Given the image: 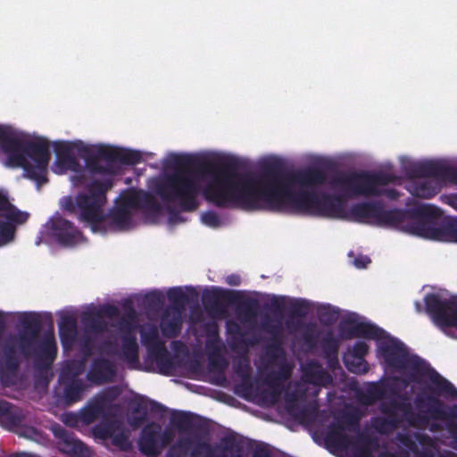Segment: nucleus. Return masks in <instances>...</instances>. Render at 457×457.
I'll use <instances>...</instances> for the list:
<instances>
[{
	"label": "nucleus",
	"mask_w": 457,
	"mask_h": 457,
	"mask_svg": "<svg viewBox=\"0 0 457 457\" xmlns=\"http://www.w3.org/2000/svg\"><path fill=\"white\" fill-rule=\"evenodd\" d=\"M169 167L174 171L168 174L157 186L156 193L164 202L178 203L183 212H194L198 206L201 192L198 170L209 174L210 181L203 190L206 201L219 208L234 204L246 210H270L315 213L318 195L312 191L293 192V185L262 179V175L239 174L237 162L228 160L220 164L208 162L186 154H171Z\"/></svg>",
	"instance_id": "nucleus-1"
},
{
	"label": "nucleus",
	"mask_w": 457,
	"mask_h": 457,
	"mask_svg": "<svg viewBox=\"0 0 457 457\" xmlns=\"http://www.w3.org/2000/svg\"><path fill=\"white\" fill-rule=\"evenodd\" d=\"M440 216V209L425 204L408 210H385L379 202H363L352 205L348 212V217L353 221L402 228L423 237H430L437 232L434 226Z\"/></svg>",
	"instance_id": "nucleus-2"
},
{
	"label": "nucleus",
	"mask_w": 457,
	"mask_h": 457,
	"mask_svg": "<svg viewBox=\"0 0 457 457\" xmlns=\"http://www.w3.org/2000/svg\"><path fill=\"white\" fill-rule=\"evenodd\" d=\"M0 147L7 154L6 164L22 168L25 177L35 181L37 187L48 181L51 154L46 140H31L13 127L0 124Z\"/></svg>",
	"instance_id": "nucleus-3"
},
{
	"label": "nucleus",
	"mask_w": 457,
	"mask_h": 457,
	"mask_svg": "<svg viewBox=\"0 0 457 457\" xmlns=\"http://www.w3.org/2000/svg\"><path fill=\"white\" fill-rule=\"evenodd\" d=\"M378 353L389 368L398 371H409L405 378L409 383H419L428 376L430 381L428 386L429 393L445 398H457V388L424 360L418 355L410 354L408 348L400 340L390 338L381 343Z\"/></svg>",
	"instance_id": "nucleus-4"
},
{
	"label": "nucleus",
	"mask_w": 457,
	"mask_h": 457,
	"mask_svg": "<svg viewBox=\"0 0 457 457\" xmlns=\"http://www.w3.org/2000/svg\"><path fill=\"white\" fill-rule=\"evenodd\" d=\"M438 397L432 393L418 395L414 399L418 413L413 411L412 405L405 395H397V399H393L388 403H382L379 410L388 418H400L396 411H401L403 420L413 428L426 427L431 420L457 418V405L449 407Z\"/></svg>",
	"instance_id": "nucleus-5"
},
{
	"label": "nucleus",
	"mask_w": 457,
	"mask_h": 457,
	"mask_svg": "<svg viewBox=\"0 0 457 457\" xmlns=\"http://www.w3.org/2000/svg\"><path fill=\"white\" fill-rule=\"evenodd\" d=\"M399 177L385 171H336L329 180V185L338 188L346 196H386L389 200H396L400 193L395 188H381L383 186L395 183Z\"/></svg>",
	"instance_id": "nucleus-6"
},
{
	"label": "nucleus",
	"mask_w": 457,
	"mask_h": 457,
	"mask_svg": "<svg viewBox=\"0 0 457 457\" xmlns=\"http://www.w3.org/2000/svg\"><path fill=\"white\" fill-rule=\"evenodd\" d=\"M22 333L19 338V349L25 357L33 356L35 365L41 370L49 369L57 356V345L53 333L44 336L36 347L37 341L43 328L41 316L37 312H23L19 318Z\"/></svg>",
	"instance_id": "nucleus-7"
},
{
	"label": "nucleus",
	"mask_w": 457,
	"mask_h": 457,
	"mask_svg": "<svg viewBox=\"0 0 457 457\" xmlns=\"http://www.w3.org/2000/svg\"><path fill=\"white\" fill-rule=\"evenodd\" d=\"M112 187V180L95 179L88 184L87 192L79 193L75 200L69 198L65 210L78 216L79 221L89 224L93 231L104 220V207L106 204V193Z\"/></svg>",
	"instance_id": "nucleus-8"
},
{
	"label": "nucleus",
	"mask_w": 457,
	"mask_h": 457,
	"mask_svg": "<svg viewBox=\"0 0 457 457\" xmlns=\"http://www.w3.org/2000/svg\"><path fill=\"white\" fill-rule=\"evenodd\" d=\"M202 302L206 312L214 317L224 316L227 305H235L237 316L243 317L245 320L255 317L260 309L257 299L245 297L241 291L221 287L204 290Z\"/></svg>",
	"instance_id": "nucleus-9"
},
{
	"label": "nucleus",
	"mask_w": 457,
	"mask_h": 457,
	"mask_svg": "<svg viewBox=\"0 0 457 457\" xmlns=\"http://www.w3.org/2000/svg\"><path fill=\"white\" fill-rule=\"evenodd\" d=\"M84 153L86 168L92 174L115 175L118 164L135 165L142 161L139 151L110 145H99L95 150L87 147Z\"/></svg>",
	"instance_id": "nucleus-10"
},
{
	"label": "nucleus",
	"mask_w": 457,
	"mask_h": 457,
	"mask_svg": "<svg viewBox=\"0 0 457 457\" xmlns=\"http://www.w3.org/2000/svg\"><path fill=\"white\" fill-rule=\"evenodd\" d=\"M260 174L262 175V179H271L274 182H285L302 187L321 186L327 181L329 184L330 180H328L326 171L319 168L308 167L296 171H287L279 161L263 163Z\"/></svg>",
	"instance_id": "nucleus-11"
},
{
	"label": "nucleus",
	"mask_w": 457,
	"mask_h": 457,
	"mask_svg": "<svg viewBox=\"0 0 457 457\" xmlns=\"http://www.w3.org/2000/svg\"><path fill=\"white\" fill-rule=\"evenodd\" d=\"M131 209L158 212L160 204L151 194L145 191L132 190L124 194L120 204L109 214L112 225L116 229L130 228L132 225Z\"/></svg>",
	"instance_id": "nucleus-12"
},
{
	"label": "nucleus",
	"mask_w": 457,
	"mask_h": 457,
	"mask_svg": "<svg viewBox=\"0 0 457 457\" xmlns=\"http://www.w3.org/2000/svg\"><path fill=\"white\" fill-rule=\"evenodd\" d=\"M427 313L434 324L443 332L457 328V295L444 298L434 293L426 295L424 298Z\"/></svg>",
	"instance_id": "nucleus-13"
},
{
	"label": "nucleus",
	"mask_w": 457,
	"mask_h": 457,
	"mask_svg": "<svg viewBox=\"0 0 457 457\" xmlns=\"http://www.w3.org/2000/svg\"><path fill=\"white\" fill-rule=\"evenodd\" d=\"M141 341L148 357L156 363L159 373L164 376L171 375L175 369L174 359L165 343L161 340L157 328L152 327L145 331H141Z\"/></svg>",
	"instance_id": "nucleus-14"
},
{
	"label": "nucleus",
	"mask_w": 457,
	"mask_h": 457,
	"mask_svg": "<svg viewBox=\"0 0 457 457\" xmlns=\"http://www.w3.org/2000/svg\"><path fill=\"white\" fill-rule=\"evenodd\" d=\"M41 233L64 247L75 246L85 240L82 232L71 221L59 214L48 220Z\"/></svg>",
	"instance_id": "nucleus-15"
},
{
	"label": "nucleus",
	"mask_w": 457,
	"mask_h": 457,
	"mask_svg": "<svg viewBox=\"0 0 457 457\" xmlns=\"http://www.w3.org/2000/svg\"><path fill=\"white\" fill-rule=\"evenodd\" d=\"M120 350L117 343L112 340L104 341L101 349L109 355L122 359L130 369H137L139 365V346L136 336L129 331L126 332L120 337Z\"/></svg>",
	"instance_id": "nucleus-16"
},
{
	"label": "nucleus",
	"mask_w": 457,
	"mask_h": 457,
	"mask_svg": "<svg viewBox=\"0 0 457 457\" xmlns=\"http://www.w3.org/2000/svg\"><path fill=\"white\" fill-rule=\"evenodd\" d=\"M93 432L96 437L103 440L112 439L113 445L121 450H127L130 446L129 435L125 431L124 423L120 419H104L94 428Z\"/></svg>",
	"instance_id": "nucleus-17"
},
{
	"label": "nucleus",
	"mask_w": 457,
	"mask_h": 457,
	"mask_svg": "<svg viewBox=\"0 0 457 457\" xmlns=\"http://www.w3.org/2000/svg\"><path fill=\"white\" fill-rule=\"evenodd\" d=\"M410 174L415 177H435L441 181L457 185V168L444 161L418 163L411 167Z\"/></svg>",
	"instance_id": "nucleus-18"
},
{
	"label": "nucleus",
	"mask_w": 457,
	"mask_h": 457,
	"mask_svg": "<svg viewBox=\"0 0 457 457\" xmlns=\"http://www.w3.org/2000/svg\"><path fill=\"white\" fill-rule=\"evenodd\" d=\"M227 457L224 453L215 454V448L208 442L199 441L192 447L189 437H179L167 453L168 457Z\"/></svg>",
	"instance_id": "nucleus-19"
},
{
	"label": "nucleus",
	"mask_w": 457,
	"mask_h": 457,
	"mask_svg": "<svg viewBox=\"0 0 457 457\" xmlns=\"http://www.w3.org/2000/svg\"><path fill=\"white\" fill-rule=\"evenodd\" d=\"M346 425L349 430H356L359 428V417L353 413H346L342 418V423L332 424L325 436L326 443L337 449L345 450L353 444V438L344 433Z\"/></svg>",
	"instance_id": "nucleus-20"
},
{
	"label": "nucleus",
	"mask_w": 457,
	"mask_h": 457,
	"mask_svg": "<svg viewBox=\"0 0 457 457\" xmlns=\"http://www.w3.org/2000/svg\"><path fill=\"white\" fill-rule=\"evenodd\" d=\"M52 431L58 439L59 449L74 457H89L91 453L88 447L79 439L76 438L73 433L68 431L59 424L52 427Z\"/></svg>",
	"instance_id": "nucleus-21"
},
{
	"label": "nucleus",
	"mask_w": 457,
	"mask_h": 457,
	"mask_svg": "<svg viewBox=\"0 0 457 457\" xmlns=\"http://www.w3.org/2000/svg\"><path fill=\"white\" fill-rule=\"evenodd\" d=\"M56 164L62 170L77 172L72 177L77 185L82 184L85 179L84 170L74 155L73 147L70 143H60L55 145Z\"/></svg>",
	"instance_id": "nucleus-22"
},
{
	"label": "nucleus",
	"mask_w": 457,
	"mask_h": 457,
	"mask_svg": "<svg viewBox=\"0 0 457 457\" xmlns=\"http://www.w3.org/2000/svg\"><path fill=\"white\" fill-rule=\"evenodd\" d=\"M350 325L345 328L342 324L340 333L344 338L351 339L354 337H363L366 339L380 340L388 337L387 333L381 328L370 322H353L346 321Z\"/></svg>",
	"instance_id": "nucleus-23"
},
{
	"label": "nucleus",
	"mask_w": 457,
	"mask_h": 457,
	"mask_svg": "<svg viewBox=\"0 0 457 457\" xmlns=\"http://www.w3.org/2000/svg\"><path fill=\"white\" fill-rule=\"evenodd\" d=\"M426 161L425 162H427ZM424 162H420V163H423ZM419 162H415L411 164L406 169L407 175L411 179H419L420 180L413 181L410 185V192L412 195L419 198L429 199L435 196L441 189L439 183H450L449 181H441L435 177H415L410 174V170L412 166L418 164Z\"/></svg>",
	"instance_id": "nucleus-24"
},
{
	"label": "nucleus",
	"mask_w": 457,
	"mask_h": 457,
	"mask_svg": "<svg viewBox=\"0 0 457 457\" xmlns=\"http://www.w3.org/2000/svg\"><path fill=\"white\" fill-rule=\"evenodd\" d=\"M161 426L156 422H151L142 429L139 440V451L147 457H158L162 453L160 444Z\"/></svg>",
	"instance_id": "nucleus-25"
},
{
	"label": "nucleus",
	"mask_w": 457,
	"mask_h": 457,
	"mask_svg": "<svg viewBox=\"0 0 457 457\" xmlns=\"http://www.w3.org/2000/svg\"><path fill=\"white\" fill-rule=\"evenodd\" d=\"M115 376V364L108 359L98 357L93 360L87 378L90 382L101 385L112 382Z\"/></svg>",
	"instance_id": "nucleus-26"
},
{
	"label": "nucleus",
	"mask_w": 457,
	"mask_h": 457,
	"mask_svg": "<svg viewBox=\"0 0 457 457\" xmlns=\"http://www.w3.org/2000/svg\"><path fill=\"white\" fill-rule=\"evenodd\" d=\"M369 353V345L363 341H357L349 353L345 354L344 362L350 372L361 374L368 370L364 358Z\"/></svg>",
	"instance_id": "nucleus-27"
},
{
	"label": "nucleus",
	"mask_w": 457,
	"mask_h": 457,
	"mask_svg": "<svg viewBox=\"0 0 457 457\" xmlns=\"http://www.w3.org/2000/svg\"><path fill=\"white\" fill-rule=\"evenodd\" d=\"M305 383L327 387L333 383L331 374L316 360H311L302 368Z\"/></svg>",
	"instance_id": "nucleus-28"
},
{
	"label": "nucleus",
	"mask_w": 457,
	"mask_h": 457,
	"mask_svg": "<svg viewBox=\"0 0 457 457\" xmlns=\"http://www.w3.org/2000/svg\"><path fill=\"white\" fill-rule=\"evenodd\" d=\"M208 351V370L212 373L220 375L223 381L226 380L224 372L228 367V361L221 353L222 345L218 340H209L206 344Z\"/></svg>",
	"instance_id": "nucleus-29"
},
{
	"label": "nucleus",
	"mask_w": 457,
	"mask_h": 457,
	"mask_svg": "<svg viewBox=\"0 0 457 457\" xmlns=\"http://www.w3.org/2000/svg\"><path fill=\"white\" fill-rule=\"evenodd\" d=\"M304 393H300L299 391H292L287 392L285 395L286 406L287 411L301 419L305 420L309 415H315L318 411V405L316 403H312L305 405L303 408H299L297 405V402L303 398Z\"/></svg>",
	"instance_id": "nucleus-30"
},
{
	"label": "nucleus",
	"mask_w": 457,
	"mask_h": 457,
	"mask_svg": "<svg viewBox=\"0 0 457 457\" xmlns=\"http://www.w3.org/2000/svg\"><path fill=\"white\" fill-rule=\"evenodd\" d=\"M59 335L62 347L66 350L71 349L78 337V326L74 316L66 314L61 318Z\"/></svg>",
	"instance_id": "nucleus-31"
},
{
	"label": "nucleus",
	"mask_w": 457,
	"mask_h": 457,
	"mask_svg": "<svg viewBox=\"0 0 457 457\" xmlns=\"http://www.w3.org/2000/svg\"><path fill=\"white\" fill-rule=\"evenodd\" d=\"M181 312L167 308L161 320L160 327L164 337L169 338L176 337L181 330Z\"/></svg>",
	"instance_id": "nucleus-32"
},
{
	"label": "nucleus",
	"mask_w": 457,
	"mask_h": 457,
	"mask_svg": "<svg viewBox=\"0 0 457 457\" xmlns=\"http://www.w3.org/2000/svg\"><path fill=\"white\" fill-rule=\"evenodd\" d=\"M343 212V202L340 196L325 195L322 197H318L316 214L327 217H342Z\"/></svg>",
	"instance_id": "nucleus-33"
},
{
	"label": "nucleus",
	"mask_w": 457,
	"mask_h": 457,
	"mask_svg": "<svg viewBox=\"0 0 457 457\" xmlns=\"http://www.w3.org/2000/svg\"><path fill=\"white\" fill-rule=\"evenodd\" d=\"M80 321L85 331L92 334H103L107 330L108 324L96 309L87 310L81 313Z\"/></svg>",
	"instance_id": "nucleus-34"
},
{
	"label": "nucleus",
	"mask_w": 457,
	"mask_h": 457,
	"mask_svg": "<svg viewBox=\"0 0 457 457\" xmlns=\"http://www.w3.org/2000/svg\"><path fill=\"white\" fill-rule=\"evenodd\" d=\"M264 384H266L269 388L263 389L261 392L262 400L269 404H275L278 402L281 394L284 390L283 382L273 378L270 380V376L266 375L264 378Z\"/></svg>",
	"instance_id": "nucleus-35"
},
{
	"label": "nucleus",
	"mask_w": 457,
	"mask_h": 457,
	"mask_svg": "<svg viewBox=\"0 0 457 457\" xmlns=\"http://www.w3.org/2000/svg\"><path fill=\"white\" fill-rule=\"evenodd\" d=\"M398 383H402L405 386L409 385V381L406 378H402L399 377L391 378L383 383L372 384L367 390L366 397L368 403H371L385 397L386 388L384 385H397Z\"/></svg>",
	"instance_id": "nucleus-36"
},
{
	"label": "nucleus",
	"mask_w": 457,
	"mask_h": 457,
	"mask_svg": "<svg viewBox=\"0 0 457 457\" xmlns=\"http://www.w3.org/2000/svg\"><path fill=\"white\" fill-rule=\"evenodd\" d=\"M200 417L189 411H174L170 415V424L179 431H186L197 427L195 420Z\"/></svg>",
	"instance_id": "nucleus-37"
},
{
	"label": "nucleus",
	"mask_w": 457,
	"mask_h": 457,
	"mask_svg": "<svg viewBox=\"0 0 457 457\" xmlns=\"http://www.w3.org/2000/svg\"><path fill=\"white\" fill-rule=\"evenodd\" d=\"M234 370L236 374L242 379V384L240 385V387H242L245 391L251 390V365L248 357L243 356L239 358L237 361H235Z\"/></svg>",
	"instance_id": "nucleus-38"
},
{
	"label": "nucleus",
	"mask_w": 457,
	"mask_h": 457,
	"mask_svg": "<svg viewBox=\"0 0 457 457\" xmlns=\"http://www.w3.org/2000/svg\"><path fill=\"white\" fill-rule=\"evenodd\" d=\"M167 297L172 306L168 307L174 311L183 312L185 306L189 303L192 299L188 294H186L181 287H171L167 292Z\"/></svg>",
	"instance_id": "nucleus-39"
},
{
	"label": "nucleus",
	"mask_w": 457,
	"mask_h": 457,
	"mask_svg": "<svg viewBox=\"0 0 457 457\" xmlns=\"http://www.w3.org/2000/svg\"><path fill=\"white\" fill-rule=\"evenodd\" d=\"M84 385L81 379H73L69 381L63 389L64 402L68 405H71L82 398Z\"/></svg>",
	"instance_id": "nucleus-40"
},
{
	"label": "nucleus",
	"mask_w": 457,
	"mask_h": 457,
	"mask_svg": "<svg viewBox=\"0 0 457 457\" xmlns=\"http://www.w3.org/2000/svg\"><path fill=\"white\" fill-rule=\"evenodd\" d=\"M4 368L10 373H16L20 368V360L16 351V345L12 343H6L3 348Z\"/></svg>",
	"instance_id": "nucleus-41"
},
{
	"label": "nucleus",
	"mask_w": 457,
	"mask_h": 457,
	"mask_svg": "<svg viewBox=\"0 0 457 457\" xmlns=\"http://www.w3.org/2000/svg\"><path fill=\"white\" fill-rule=\"evenodd\" d=\"M84 360H71L69 361L65 366L62 369L61 378L66 381H72L73 379H79L78 377L82 374L85 370Z\"/></svg>",
	"instance_id": "nucleus-42"
},
{
	"label": "nucleus",
	"mask_w": 457,
	"mask_h": 457,
	"mask_svg": "<svg viewBox=\"0 0 457 457\" xmlns=\"http://www.w3.org/2000/svg\"><path fill=\"white\" fill-rule=\"evenodd\" d=\"M402 418L377 417L372 420V426L380 434H388L399 428Z\"/></svg>",
	"instance_id": "nucleus-43"
},
{
	"label": "nucleus",
	"mask_w": 457,
	"mask_h": 457,
	"mask_svg": "<svg viewBox=\"0 0 457 457\" xmlns=\"http://www.w3.org/2000/svg\"><path fill=\"white\" fill-rule=\"evenodd\" d=\"M104 412V404L101 401H96L80 411L82 424L89 425L93 423Z\"/></svg>",
	"instance_id": "nucleus-44"
},
{
	"label": "nucleus",
	"mask_w": 457,
	"mask_h": 457,
	"mask_svg": "<svg viewBox=\"0 0 457 457\" xmlns=\"http://www.w3.org/2000/svg\"><path fill=\"white\" fill-rule=\"evenodd\" d=\"M320 344L324 356L338 353L339 340L334 336L331 330L328 331L321 337Z\"/></svg>",
	"instance_id": "nucleus-45"
},
{
	"label": "nucleus",
	"mask_w": 457,
	"mask_h": 457,
	"mask_svg": "<svg viewBox=\"0 0 457 457\" xmlns=\"http://www.w3.org/2000/svg\"><path fill=\"white\" fill-rule=\"evenodd\" d=\"M1 216L7 221L14 224L16 227V225L24 224L28 220L29 214L26 212L20 211L11 204L6 211L4 213H1Z\"/></svg>",
	"instance_id": "nucleus-46"
},
{
	"label": "nucleus",
	"mask_w": 457,
	"mask_h": 457,
	"mask_svg": "<svg viewBox=\"0 0 457 457\" xmlns=\"http://www.w3.org/2000/svg\"><path fill=\"white\" fill-rule=\"evenodd\" d=\"M143 303L147 309L157 311L162 307L164 296L162 292L154 290L145 295Z\"/></svg>",
	"instance_id": "nucleus-47"
},
{
	"label": "nucleus",
	"mask_w": 457,
	"mask_h": 457,
	"mask_svg": "<svg viewBox=\"0 0 457 457\" xmlns=\"http://www.w3.org/2000/svg\"><path fill=\"white\" fill-rule=\"evenodd\" d=\"M223 452H229L231 457H244L243 456V446L239 442L232 436H227L222 439Z\"/></svg>",
	"instance_id": "nucleus-48"
},
{
	"label": "nucleus",
	"mask_w": 457,
	"mask_h": 457,
	"mask_svg": "<svg viewBox=\"0 0 457 457\" xmlns=\"http://www.w3.org/2000/svg\"><path fill=\"white\" fill-rule=\"evenodd\" d=\"M309 310V303L304 299H298L290 304L289 314L294 318H304Z\"/></svg>",
	"instance_id": "nucleus-49"
},
{
	"label": "nucleus",
	"mask_w": 457,
	"mask_h": 457,
	"mask_svg": "<svg viewBox=\"0 0 457 457\" xmlns=\"http://www.w3.org/2000/svg\"><path fill=\"white\" fill-rule=\"evenodd\" d=\"M292 373V367L286 361H283L279 364L278 370H273L269 372L267 375L270 376V380H273V378L279 380V381H286L287 380Z\"/></svg>",
	"instance_id": "nucleus-50"
},
{
	"label": "nucleus",
	"mask_w": 457,
	"mask_h": 457,
	"mask_svg": "<svg viewBox=\"0 0 457 457\" xmlns=\"http://www.w3.org/2000/svg\"><path fill=\"white\" fill-rule=\"evenodd\" d=\"M1 420L7 426L18 427L22 421V417L12 404V407L9 408V411H7V413L3 416Z\"/></svg>",
	"instance_id": "nucleus-51"
},
{
	"label": "nucleus",
	"mask_w": 457,
	"mask_h": 457,
	"mask_svg": "<svg viewBox=\"0 0 457 457\" xmlns=\"http://www.w3.org/2000/svg\"><path fill=\"white\" fill-rule=\"evenodd\" d=\"M438 230L449 237L452 241L457 242V220H451L446 221Z\"/></svg>",
	"instance_id": "nucleus-52"
},
{
	"label": "nucleus",
	"mask_w": 457,
	"mask_h": 457,
	"mask_svg": "<svg viewBox=\"0 0 457 457\" xmlns=\"http://www.w3.org/2000/svg\"><path fill=\"white\" fill-rule=\"evenodd\" d=\"M202 222L211 228H218L221 225L219 215L213 211H208L202 214Z\"/></svg>",
	"instance_id": "nucleus-53"
},
{
	"label": "nucleus",
	"mask_w": 457,
	"mask_h": 457,
	"mask_svg": "<svg viewBox=\"0 0 457 457\" xmlns=\"http://www.w3.org/2000/svg\"><path fill=\"white\" fill-rule=\"evenodd\" d=\"M453 420H457L456 417H451L447 420H441L442 421L446 422V430L449 433L451 438L453 439V447L457 450V422Z\"/></svg>",
	"instance_id": "nucleus-54"
},
{
	"label": "nucleus",
	"mask_w": 457,
	"mask_h": 457,
	"mask_svg": "<svg viewBox=\"0 0 457 457\" xmlns=\"http://www.w3.org/2000/svg\"><path fill=\"white\" fill-rule=\"evenodd\" d=\"M94 342L90 337H85L80 343L82 360L86 361L93 354Z\"/></svg>",
	"instance_id": "nucleus-55"
},
{
	"label": "nucleus",
	"mask_w": 457,
	"mask_h": 457,
	"mask_svg": "<svg viewBox=\"0 0 457 457\" xmlns=\"http://www.w3.org/2000/svg\"><path fill=\"white\" fill-rule=\"evenodd\" d=\"M62 421L65 425L76 428L79 425V423L82 424V420L80 418V412L79 413H73V412H68L63 414Z\"/></svg>",
	"instance_id": "nucleus-56"
},
{
	"label": "nucleus",
	"mask_w": 457,
	"mask_h": 457,
	"mask_svg": "<svg viewBox=\"0 0 457 457\" xmlns=\"http://www.w3.org/2000/svg\"><path fill=\"white\" fill-rule=\"evenodd\" d=\"M96 310L100 312L103 318L105 316L107 318L112 319L120 314L118 307L112 304H104Z\"/></svg>",
	"instance_id": "nucleus-57"
},
{
	"label": "nucleus",
	"mask_w": 457,
	"mask_h": 457,
	"mask_svg": "<svg viewBox=\"0 0 457 457\" xmlns=\"http://www.w3.org/2000/svg\"><path fill=\"white\" fill-rule=\"evenodd\" d=\"M267 308L274 312V313H281L284 311L285 308V301L284 298H278L277 296H272L270 300V303Z\"/></svg>",
	"instance_id": "nucleus-58"
},
{
	"label": "nucleus",
	"mask_w": 457,
	"mask_h": 457,
	"mask_svg": "<svg viewBox=\"0 0 457 457\" xmlns=\"http://www.w3.org/2000/svg\"><path fill=\"white\" fill-rule=\"evenodd\" d=\"M318 334L315 333V330L314 329H308L304 334H303V340H304V343L309 346V347H314L318 342Z\"/></svg>",
	"instance_id": "nucleus-59"
},
{
	"label": "nucleus",
	"mask_w": 457,
	"mask_h": 457,
	"mask_svg": "<svg viewBox=\"0 0 457 457\" xmlns=\"http://www.w3.org/2000/svg\"><path fill=\"white\" fill-rule=\"evenodd\" d=\"M145 420H146V412L145 411L142 415H139V416L131 415L128 419L129 424L134 428H137L141 427L145 422Z\"/></svg>",
	"instance_id": "nucleus-60"
},
{
	"label": "nucleus",
	"mask_w": 457,
	"mask_h": 457,
	"mask_svg": "<svg viewBox=\"0 0 457 457\" xmlns=\"http://www.w3.org/2000/svg\"><path fill=\"white\" fill-rule=\"evenodd\" d=\"M173 437L174 435L172 431L166 429L165 431L162 432V429L160 430L159 438L162 450L173 440Z\"/></svg>",
	"instance_id": "nucleus-61"
},
{
	"label": "nucleus",
	"mask_w": 457,
	"mask_h": 457,
	"mask_svg": "<svg viewBox=\"0 0 457 457\" xmlns=\"http://www.w3.org/2000/svg\"><path fill=\"white\" fill-rule=\"evenodd\" d=\"M371 261L370 259V257L366 256V255H359L358 257H356L354 259V265L355 267L359 268V269H364L368 266L369 263H370Z\"/></svg>",
	"instance_id": "nucleus-62"
},
{
	"label": "nucleus",
	"mask_w": 457,
	"mask_h": 457,
	"mask_svg": "<svg viewBox=\"0 0 457 457\" xmlns=\"http://www.w3.org/2000/svg\"><path fill=\"white\" fill-rule=\"evenodd\" d=\"M270 451L266 445L258 446L253 453L252 457H270Z\"/></svg>",
	"instance_id": "nucleus-63"
},
{
	"label": "nucleus",
	"mask_w": 457,
	"mask_h": 457,
	"mask_svg": "<svg viewBox=\"0 0 457 457\" xmlns=\"http://www.w3.org/2000/svg\"><path fill=\"white\" fill-rule=\"evenodd\" d=\"M399 442L403 445L409 447L413 451V448H417L415 443L411 440V438L408 435L399 434L397 436Z\"/></svg>",
	"instance_id": "nucleus-64"
}]
</instances>
